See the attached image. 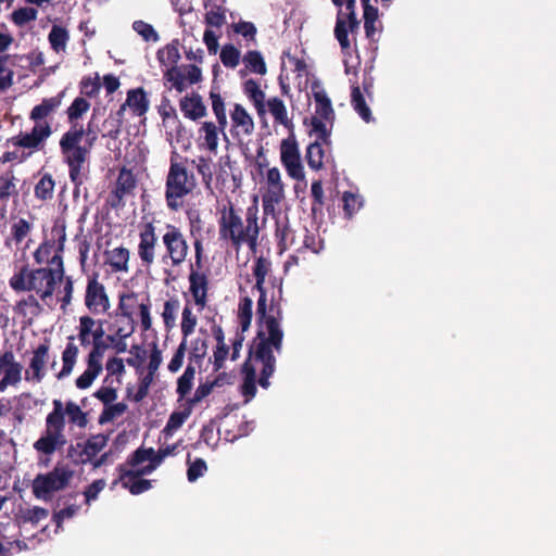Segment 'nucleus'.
I'll use <instances>...</instances> for the list:
<instances>
[{
  "label": "nucleus",
  "mask_w": 556,
  "mask_h": 556,
  "mask_svg": "<svg viewBox=\"0 0 556 556\" xmlns=\"http://www.w3.org/2000/svg\"><path fill=\"white\" fill-rule=\"evenodd\" d=\"M265 280L255 279L254 289L260 292L256 306V321L258 330L254 340V348L250 349L249 357L242 365L244 374L241 392L247 400L256 394V369L252 361L262 364L258 384L267 389L269 378L276 369V357L274 351L280 353L282 350L283 330L280 326L282 312L280 306L271 303L267 307V294L264 287Z\"/></svg>",
  "instance_id": "1"
},
{
  "label": "nucleus",
  "mask_w": 556,
  "mask_h": 556,
  "mask_svg": "<svg viewBox=\"0 0 556 556\" xmlns=\"http://www.w3.org/2000/svg\"><path fill=\"white\" fill-rule=\"evenodd\" d=\"M65 90L58 94L45 98L29 112V119L34 123L28 131H20L16 136L7 139V146L15 148L0 156V163H24L35 153L45 151L48 139L53 134L51 122L47 118L55 113L62 104Z\"/></svg>",
  "instance_id": "2"
},
{
  "label": "nucleus",
  "mask_w": 556,
  "mask_h": 556,
  "mask_svg": "<svg viewBox=\"0 0 556 556\" xmlns=\"http://www.w3.org/2000/svg\"><path fill=\"white\" fill-rule=\"evenodd\" d=\"M218 235L219 239L239 251L247 245L255 251L258 244L260 225L258 207L256 204L247 207L244 214L231 201L218 208Z\"/></svg>",
  "instance_id": "3"
},
{
  "label": "nucleus",
  "mask_w": 556,
  "mask_h": 556,
  "mask_svg": "<svg viewBox=\"0 0 556 556\" xmlns=\"http://www.w3.org/2000/svg\"><path fill=\"white\" fill-rule=\"evenodd\" d=\"M52 410L46 417L45 430L41 437L34 443V448L41 454L52 455L58 450L67 444L64 433L66 420L72 426L85 429L89 422L88 414L81 407L70 400L65 404L54 399L52 401Z\"/></svg>",
  "instance_id": "4"
},
{
  "label": "nucleus",
  "mask_w": 556,
  "mask_h": 556,
  "mask_svg": "<svg viewBox=\"0 0 556 556\" xmlns=\"http://www.w3.org/2000/svg\"><path fill=\"white\" fill-rule=\"evenodd\" d=\"M64 263H59V267H39L29 268L24 265L10 279L9 285L15 292H35L42 301L51 299L55 287L64 278Z\"/></svg>",
  "instance_id": "5"
},
{
  "label": "nucleus",
  "mask_w": 556,
  "mask_h": 556,
  "mask_svg": "<svg viewBox=\"0 0 556 556\" xmlns=\"http://www.w3.org/2000/svg\"><path fill=\"white\" fill-rule=\"evenodd\" d=\"M189 160L177 152L169 159V168L165 178V202L168 210L178 212L182 208L185 199L193 193L198 186L193 172L188 169Z\"/></svg>",
  "instance_id": "6"
},
{
  "label": "nucleus",
  "mask_w": 556,
  "mask_h": 556,
  "mask_svg": "<svg viewBox=\"0 0 556 556\" xmlns=\"http://www.w3.org/2000/svg\"><path fill=\"white\" fill-rule=\"evenodd\" d=\"M83 131L84 137L79 138L76 147H66V149L60 148L63 161L68 167L70 179L75 186L83 184L81 170L85 163L88 162L90 151L98 138L91 122L87 124V128L83 127Z\"/></svg>",
  "instance_id": "7"
},
{
  "label": "nucleus",
  "mask_w": 556,
  "mask_h": 556,
  "mask_svg": "<svg viewBox=\"0 0 556 556\" xmlns=\"http://www.w3.org/2000/svg\"><path fill=\"white\" fill-rule=\"evenodd\" d=\"M74 471L67 466L56 464L55 467L47 473H38L31 483V490L35 497L49 501L54 492L64 490L71 482Z\"/></svg>",
  "instance_id": "8"
},
{
  "label": "nucleus",
  "mask_w": 556,
  "mask_h": 556,
  "mask_svg": "<svg viewBox=\"0 0 556 556\" xmlns=\"http://www.w3.org/2000/svg\"><path fill=\"white\" fill-rule=\"evenodd\" d=\"M66 241V227L64 222H55L51 228V238L46 239L34 252L37 264H48L49 267H59L63 263V252Z\"/></svg>",
  "instance_id": "9"
},
{
  "label": "nucleus",
  "mask_w": 556,
  "mask_h": 556,
  "mask_svg": "<svg viewBox=\"0 0 556 556\" xmlns=\"http://www.w3.org/2000/svg\"><path fill=\"white\" fill-rule=\"evenodd\" d=\"M90 105V102L84 97H76L73 100L65 112L70 128L60 138V148H74L79 138L84 137L83 124L79 123V119L89 111Z\"/></svg>",
  "instance_id": "10"
},
{
  "label": "nucleus",
  "mask_w": 556,
  "mask_h": 556,
  "mask_svg": "<svg viewBox=\"0 0 556 556\" xmlns=\"http://www.w3.org/2000/svg\"><path fill=\"white\" fill-rule=\"evenodd\" d=\"M84 304L91 315H102L111 308V301L104 283L97 271L87 276Z\"/></svg>",
  "instance_id": "11"
},
{
  "label": "nucleus",
  "mask_w": 556,
  "mask_h": 556,
  "mask_svg": "<svg viewBox=\"0 0 556 556\" xmlns=\"http://www.w3.org/2000/svg\"><path fill=\"white\" fill-rule=\"evenodd\" d=\"M165 249L164 258H169L173 266H180L189 254V244L182 230L174 224H165L162 235Z\"/></svg>",
  "instance_id": "12"
},
{
  "label": "nucleus",
  "mask_w": 556,
  "mask_h": 556,
  "mask_svg": "<svg viewBox=\"0 0 556 556\" xmlns=\"http://www.w3.org/2000/svg\"><path fill=\"white\" fill-rule=\"evenodd\" d=\"M138 238V257L141 262V265L149 268L155 262L156 248L159 243L156 226L154 225L153 220L139 224Z\"/></svg>",
  "instance_id": "13"
},
{
  "label": "nucleus",
  "mask_w": 556,
  "mask_h": 556,
  "mask_svg": "<svg viewBox=\"0 0 556 556\" xmlns=\"http://www.w3.org/2000/svg\"><path fill=\"white\" fill-rule=\"evenodd\" d=\"M163 77L165 81L170 83L169 89L181 93L187 89V83L194 85L202 80V71L194 64L176 65L167 68Z\"/></svg>",
  "instance_id": "14"
},
{
  "label": "nucleus",
  "mask_w": 556,
  "mask_h": 556,
  "mask_svg": "<svg viewBox=\"0 0 556 556\" xmlns=\"http://www.w3.org/2000/svg\"><path fill=\"white\" fill-rule=\"evenodd\" d=\"M280 160L287 174L295 180H304L305 174L301 162L298 142L294 138H287L280 144Z\"/></svg>",
  "instance_id": "15"
},
{
  "label": "nucleus",
  "mask_w": 556,
  "mask_h": 556,
  "mask_svg": "<svg viewBox=\"0 0 556 556\" xmlns=\"http://www.w3.org/2000/svg\"><path fill=\"white\" fill-rule=\"evenodd\" d=\"M49 353L50 340L46 338L33 350V355L30 357L28 368L25 370L24 379L26 381L39 383L43 380L46 376V365L50 358Z\"/></svg>",
  "instance_id": "16"
},
{
  "label": "nucleus",
  "mask_w": 556,
  "mask_h": 556,
  "mask_svg": "<svg viewBox=\"0 0 556 556\" xmlns=\"http://www.w3.org/2000/svg\"><path fill=\"white\" fill-rule=\"evenodd\" d=\"M137 186V179L131 169L123 167L117 176L114 189L109 197V204L113 208H119L125 205L124 199L132 195Z\"/></svg>",
  "instance_id": "17"
},
{
  "label": "nucleus",
  "mask_w": 556,
  "mask_h": 556,
  "mask_svg": "<svg viewBox=\"0 0 556 556\" xmlns=\"http://www.w3.org/2000/svg\"><path fill=\"white\" fill-rule=\"evenodd\" d=\"M268 192L263 195V210L265 214L275 212V205L285 198V185L281 180L280 170L277 167L269 168L266 175Z\"/></svg>",
  "instance_id": "18"
},
{
  "label": "nucleus",
  "mask_w": 556,
  "mask_h": 556,
  "mask_svg": "<svg viewBox=\"0 0 556 556\" xmlns=\"http://www.w3.org/2000/svg\"><path fill=\"white\" fill-rule=\"evenodd\" d=\"M361 22L357 16H345L342 10H339L334 26V37L338 40L341 50L345 54H350L351 41L349 33L352 35L359 29Z\"/></svg>",
  "instance_id": "19"
},
{
  "label": "nucleus",
  "mask_w": 556,
  "mask_h": 556,
  "mask_svg": "<svg viewBox=\"0 0 556 556\" xmlns=\"http://www.w3.org/2000/svg\"><path fill=\"white\" fill-rule=\"evenodd\" d=\"M189 291L193 298L194 303L204 307L207 302V291H208V277L205 273L194 264L190 266L189 273Z\"/></svg>",
  "instance_id": "20"
},
{
  "label": "nucleus",
  "mask_w": 556,
  "mask_h": 556,
  "mask_svg": "<svg viewBox=\"0 0 556 556\" xmlns=\"http://www.w3.org/2000/svg\"><path fill=\"white\" fill-rule=\"evenodd\" d=\"M189 232L193 240L195 266L198 269L203 268L204 245L203 231L205 223L198 212L188 213Z\"/></svg>",
  "instance_id": "21"
},
{
  "label": "nucleus",
  "mask_w": 556,
  "mask_h": 556,
  "mask_svg": "<svg viewBox=\"0 0 556 556\" xmlns=\"http://www.w3.org/2000/svg\"><path fill=\"white\" fill-rule=\"evenodd\" d=\"M105 264L110 266L112 273H128L130 251L128 248L119 245L104 252Z\"/></svg>",
  "instance_id": "22"
},
{
  "label": "nucleus",
  "mask_w": 556,
  "mask_h": 556,
  "mask_svg": "<svg viewBox=\"0 0 556 556\" xmlns=\"http://www.w3.org/2000/svg\"><path fill=\"white\" fill-rule=\"evenodd\" d=\"M179 106L184 116L191 121H197L206 115V106L199 93L193 92L191 96H185L180 99Z\"/></svg>",
  "instance_id": "23"
},
{
  "label": "nucleus",
  "mask_w": 556,
  "mask_h": 556,
  "mask_svg": "<svg viewBox=\"0 0 556 556\" xmlns=\"http://www.w3.org/2000/svg\"><path fill=\"white\" fill-rule=\"evenodd\" d=\"M125 105L129 108L132 115L141 117L146 115L150 108L148 94L142 87L129 89L127 91Z\"/></svg>",
  "instance_id": "24"
},
{
  "label": "nucleus",
  "mask_w": 556,
  "mask_h": 556,
  "mask_svg": "<svg viewBox=\"0 0 556 556\" xmlns=\"http://www.w3.org/2000/svg\"><path fill=\"white\" fill-rule=\"evenodd\" d=\"M109 435L99 433L89 437L84 443L83 451L79 454L77 463L87 464L92 462L93 458L106 446Z\"/></svg>",
  "instance_id": "25"
},
{
  "label": "nucleus",
  "mask_w": 556,
  "mask_h": 556,
  "mask_svg": "<svg viewBox=\"0 0 556 556\" xmlns=\"http://www.w3.org/2000/svg\"><path fill=\"white\" fill-rule=\"evenodd\" d=\"M13 311L17 316L27 319V324L30 325L33 319L42 313L43 308L36 295L28 294L15 303Z\"/></svg>",
  "instance_id": "26"
},
{
  "label": "nucleus",
  "mask_w": 556,
  "mask_h": 556,
  "mask_svg": "<svg viewBox=\"0 0 556 556\" xmlns=\"http://www.w3.org/2000/svg\"><path fill=\"white\" fill-rule=\"evenodd\" d=\"M78 353L79 350L78 346L74 343V337H68V342L62 352V368L58 374H55V378L58 380H63L72 374L77 361Z\"/></svg>",
  "instance_id": "27"
},
{
  "label": "nucleus",
  "mask_w": 556,
  "mask_h": 556,
  "mask_svg": "<svg viewBox=\"0 0 556 556\" xmlns=\"http://www.w3.org/2000/svg\"><path fill=\"white\" fill-rule=\"evenodd\" d=\"M243 92L248 99L254 104L260 116L266 113L265 92L261 89L260 84L253 79H247L243 83Z\"/></svg>",
  "instance_id": "28"
},
{
  "label": "nucleus",
  "mask_w": 556,
  "mask_h": 556,
  "mask_svg": "<svg viewBox=\"0 0 556 556\" xmlns=\"http://www.w3.org/2000/svg\"><path fill=\"white\" fill-rule=\"evenodd\" d=\"M143 302H139L138 294L134 291L119 295L117 315L124 319L134 318V314Z\"/></svg>",
  "instance_id": "29"
},
{
  "label": "nucleus",
  "mask_w": 556,
  "mask_h": 556,
  "mask_svg": "<svg viewBox=\"0 0 556 556\" xmlns=\"http://www.w3.org/2000/svg\"><path fill=\"white\" fill-rule=\"evenodd\" d=\"M315 100V113L320 119L332 122L334 119V111L331 104V100L327 96L325 90L314 92Z\"/></svg>",
  "instance_id": "30"
},
{
  "label": "nucleus",
  "mask_w": 556,
  "mask_h": 556,
  "mask_svg": "<svg viewBox=\"0 0 556 556\" xmlns=\"http://www.w3.org/2000/svg\"><path fill=\"white\" fill-rule=\"evenodd\" d=\"M351 105L365 123L374 121L371 110L361 91L359 86H353L351 91Z\"/></svg>",
  "instance_id": "31"
},
{
  "label": "nucleus",
  "mask_w": 556,
  "mask_h": 556,
  "mask_svg": "<svg viewBox=\"0 0 556 556\" xmlns=\"http://www.w3.org/2000/svg\"><path fill=\"white\" fill-rule=\"evenodd\" d=\"M55 181L51 174L45 173L35 185L34 193L36 199L46 202L53 198Z\"/></svg>",
  "instance_id": "32"
},
{
  "label": "nucleus",
  "mask_w": 556,
  "mask_h": 556,
  "mask_svg": "<svg viewBox=\"0 0 556 556\" xmlns=\"http://www.w3.org/2000/svg\"><path fill=\"white\" fill-rule=\"evenodd\" d=\"M48 40L54 52H64L70 40V34L65 27L53 25L48 35Z\"/></svg>",
  "instance_id": "33"
},
{
  "label": "nucleus",
  "mask_w": 556,
  "mask_h": 556,
  "mask_svg": "<svg viewBox=\"0 0 556 556\" xmlns=\"http://www.w3.org/2000/svg\"><path fill=\"white\" fill-rule=\"evenodd\" d=\"M245 68L258 75H265L267 73V66L262 53L257 50L248 51L242 59Z\"/></svg>",
  "instance_id": "34"
},
{
  "label": "nucleus",
  "mask_w": 556,
  "mask_h": 556,
  "mask_svg": "<svg viewBox=\"0 0 556 556\" xmlns=\"http://www.w3.org/2000/svg\"><path fill=\"white\" fill-rule=\"evenodd\" d=\"M192 409L193 408L186 403V407L182 410L173 412L163 429V433H165L166 437L172 435L189 418Z\"/></svg>",
  "instance_id": "35"
},
{
  "label": "nucleus",
  "mask_w": 556,
  "mask_h": 556,
  "mask_svg": "<svg viewBox=\"0 0 556 556\" xmlns=\"http://www.w3.org/2000/svg\"><path fill=\"white\" fill-rule=\"evenodd\" d=\"M102 364H97L87 359L86 370L76 379L75 384L78 389H88L94 379L102 372Z\"/></svg>",
  "instance_id": "36"
},
{
  "label": "nucleus",
  "mask_w": 556,
  "mask_h": 556,
  "mask_svg": "<svg viewBox=\"0 0 556 556\" xmlns=\"http://www.w3.org/2000/svg\"><path fill=\"white\" fill-rule=\"evenodd\" d=\"M231 119L236 127H241L244 134L250 135L254 129V123L250 114L241 104H236L231 112Z\"/></svg>",
  "instance_id": "37"
},
{
  "label": "nucleus",
  "mask_w": 556,
  "mask_h": 556,
  "mask_svg": "<svg viewBox=\"0 0 556 556\" xmlns=\"http://www.w3.org/2000/svg\"><path fill=\"white\" fill-rule=\"evenodd\" d=\"M206 9L205 24L210 27L220 28L226 22V10L216 3H204Z\"/></svg>",
  "instance_id": "38"
},
{
  "label": "nucleus",
  "mask_w": 556,
  "mask_h": 556,
  "mask_svg": "<svg viewBox=\"0 0 556 556\" xmlns=\"http://www.w3.org/2000/svg\"><path fill=\"white\" fill-rule=\"evenodd\" d=\"M178 46V41L174 40L157 51L156 56L161 65H177L180 60Z\"/></svg>",
  "instance_id": "39"
},
{
  "label": "nucleus",
  "mask_w": 556,
  "mask_h": 556,
  "mask_svg": "<svg viewBox=\"0 0 556 556\" xmlns=\"http://www.w3.org/2000/svg\"><path fill=\"white\" fill-rule=\"evenodd\" d=\"M324 149L320 141H315L308 144L306 149L305 159L308 166L314 170H319L324 165Z\"/></svg>",
  "instance_id": "40"
},
{
  "label": "nucleus",
  "mask_w": 556,
  "mask_h": 556,
  "mask_svg": "<svg viewBox=\"0 0 556 556\" xmlns=\"http://www.w3.org/2000/svg\"><path fill=\"white\" fill-rule=\"evenodd\" d=\"M94 324V318L91 315H83L79 317L78 334L77 338L83 348L92 346L91 327Z\"/></svg>",
  "instance_id": "41"
},
{
  "label": "nucleus",
  "mask_w": 556,
  "mask_h": 556,
  "mask_svg": "<svg viewBox=\"0 0 556 556\" xmlns=\"http://www.w3.org/2000/svg\"><path fill=\"white\" fill-rule=\"evenodd\" d=\"M252 308H253V301L251 298L244 296V298L240 299L239 307H238V318H239L242 333L245 332L251 326L252 316H253Z\"/></svg>",
  "instance_id": "42"
},
{
  "label": "nucleus",
  "mask_w": 556,
  "mask_h": 556,
  "mask_svg": "<svg viewBox=\"0 0 556 556\" xmlns=\"http://www.w3.org/2000/svg\"><path fill=\"white\" fill-rule=\"evenodd\" d=\"M16 178L12 173L0 176V202H7L11 197H17Z\"/></svg>",
  "instance_id": "43"
},
{
  "label": "nucleus",
  "mask_w": 556,
  "mask_h": 556,
  "mask_svg": "<svg viewBox=\"0 0 556 556\" xmlns=\"http://www.w3.org/2000/svg\"><path fill=\"white\" fill-rule=\"evenodd\" d=\"M31 224L25 218H20L11 226V238L5 240V245L10 244L13 240L15 244H20L31 231Z\"/></svg>",
  "instance_id": "44"
},
{
  "label": "nucleus",
  "mask_w": 556,
  "mask_h": 556,
  "mask_svg": "<svg viewBox=\"0 0 556 556\" xmlns=\"http://www.w3.org/2000/svg\"><path fill=\"white\" fill-rule=\"evenodd\" d=\"M157 467H159V465L156 463H154L153 459H151V463H149L147 466H144L142 468L128 469V468H126V465H118L116 470L119 473V480H124V479H137L142 476L150 475Z\"/></svg>",
  "instance_id": "45"
},
{
  "label": "nucleus",
  "mask_w": 556,
  "mask_h": 556,
  "mask_svg": "<svg viewBox=\"0 0 556 556\" xmlns=\"http://www.w3.org/2000/svg\"><path fill=\"white\" fill-rule=\"evenodd\" d=\"M195 369L192 365H188L184 374L177 380V394L182 400L191 391L194 380Z\"/></svg>",
  "instance_id": "46"
},
{
  "label": "nucleus",
  "mask_w": 556,
  "mask_h": 556,
  "mask_svg": "<svg viewBox=\"0 0 556 556\" xmlns=\"http://www.w3.org/2000/svg\"><path fill=\"white\" fill-rule=\"evenodd\" d=\"M118 482L122 483L124 489H127L132 495H139L152 488V481L147 479H116L113 482V485H116Z\"/></svg>",
  "instance_id": "47"
},
{
  "label": "nucleus",
  "mask_w": 556,
  "mask_h": 556,
  "mask_svg": "<svg viewBox=\"0 0 556 556\" xmlns=\"http://www.w3.org/2000/svg\"><path fill=\"white\" fill-rule=\"evenodd\" d=\"M210 99L212 100V109L216 116L219 129L223 131L227 126L224 100L218 92L214 91V89L210 91Z\"/></svg>",
  "instance_id": "48"
},
{
  "label": "nucleus",
  "mask_w": 556,
  "mask_h": 556,
  "mask_svg": "<svg viewBox=\"0 0 556 556\" xmlns=\"http://www.w3.org/2000/svg\"><path fill=\"white\" fill-rule=\"evenodd\" d=\"M311 194L313 198L311 211L312 215L316 217L317 214L323 213V207L325 204V194L321 180H314L312 182Z\"/></svg>",
  "instance_id": "49"
},
{
  "label": "nucleus",
  "mask_w": 556,
  "mask_h": 556,
  "mask_svg": "<svg viewBox=\"0 0 556 556\" xmlns=\"http://www.w3.org/2000/svg\"><path fill=\"white\" fill-rule=\"evenodd\" d=\"M178 309L179 300L177 298H170L169 300L165 301L162 312V318L164 321V326L167 330H170L173 327H175L176 315Z\"/></svg>",
  "instance_id": "50"
},
{
  "label": "nucleus",
  "mask_w": 556,
  "mask_h": 556,
  "mask_svg": "<svg viewBox=\"0 0 556 556\" xmlns=\"http://www.w3.org/2000/svg\"><path fill=\"white\" fill-rule=\"evenodd\" d=\"M126 108H128V106L125 105V102H124L119 106V109L115 112V115L112 118V121H110V119L105 121L104 125L110 124L111 128L105 134H103V137H108V138H111V139H117V137L121 134V128H122V125H123L124 119H125Z\"/></svg>",
  "instance_id": "51"
},
{
  "label": "nucleus",
  "mask_w": 556,
  "mask_h": 556,
  "mask_svg": "<svg viewBox=\"0 0 556 556\" xmlns=\"http://www.w3.org/2000/svg\"><path fill=\"white\" fill-rule=\"evenodd\" d=\"M240 56V50L231 43L223 46L219 54L220 61L224 64V66L229 68H235L239 65Z\"/></svg>",
  "instance_id": "52"
},
{
  "label": "nucleus",
  "mask_w": 556,
  "mask_h": 556,
  "mask_svg": "<svg viewBox=\"0 0 556 556\" xmlns=\"http://www.w3.org/2000/svg\"><path fill=\"white\" fill-rule=\"evenodd\" d=\"M217 126L213 122H204L200 131L204 132V144L211 152H216L218 147Z\"/></svg>",
  "instance_id": "53"
},
{
  "label": "nucleus",
  "mask_w": 556,
  "mask_h": 556,
  "mask_svg": "<svg viewBox=\"0 0 556 556\" xmlns=\"http://www.w3.org/2000/svg\"><path fill=\"white\" fill-rule=\"evenodd\" d=\"M267 105L275 121L279 124L287 125L288 113L283 101L275 97L267 101Z\"/></svg>",
  "instance_id": "54"
},
{
  "label": "nucleus",
  "mask_w": 556,
  "mask_h": 556,
  "mask_svg": "<svg viewBox=\"0 0 556 556\" xmlns=\"http://www.w3.org/2000/svg\"><path fill=\"white\" fill-rule=\"evenodd\" d=\"M80 93L87 98H96L101 89V83L99 75L96 74V77L92 78L90 76H85L80 80L79 84Z\"/></svg>",
  "instance_id": "55"
},
{
  "label": "nucleus",
  "mask_w": 556,
  "mask_h": 556,
  "mask_svg": "<svg viewBox=\"0 0 556 556\" xmlns=\"http://www.w3.org/2000/svg\"><path fill=\"white\" fill-rule=\"evenodd\" d=\"M127 410V405L123 402L109 404L104 406V409L99 416V424L104 425L106 422L112 421L116 417L122 416Z\"/></svg>",
  "instance_id": "56"
},
{
  "label": "nucleus",
  "mask_w": 556,
  "mask_h": 556,
  "mask_svg": "<svg viewBox=\"0 0 556 556\" xmlns=\"http://www.w3.org/2000/svg\"><path fill=\"white\" fill-rule=\"evenodd\" d=\"M191 163L195 166L198 173L202 177L203 184L210 188L213 180V172L211 167V159L199 156L197 160H192Z\"/></svg>",
  "instance_id": "57"
},
{
  "label": "nucleus",
  "mask_w": 556,
  "mask_h": 556,
  "mask_svg": "<svg viewBox=\"0 0 556 556\" xmlns=\"http://www.w3.org/2000/svg\"><path fill=\"white\" fill-rule=\"evenodd\" d=\"M304 237L303 244L299 249H304L313 253H318L324 248V241L317 232L309 231L306 227L303 228Z\"/></svg>",
  "instance_id": "58"
},
{
  "label": "nucleus",
  "mask_w": 556,
  "mask_h": 556,
  "mask_svg": "<svg viewBox=\"0 0 556 556\" xmlns=\"http://www.w3.org/2000/svg\"><path fill=\"white\" fill-rule=\"evenodd\" d=\"M38 11L35 8H20L13 11L11 15L12 22L17 26H24L37 18Z\"/></svg>",
  "instance_id": "59"
},
{
  "label": "nucleus",
  "mask_w": 556,
  "mask_h": 556,
  "mask_svg": "<svg viewBox=\"0 0 556 556\" xmlns=\"http://www.w3.org/2000/svg\"><path fill=\"white\" fill-rule=\"evenodd\" d=\"M197 326V317L193 315L192 309L189 305H186L182 309L181 316V333L182 340H187V338L194 331Z\"/></svg>",
  "instance_id": "60"
},
{
  "label": "nucleus",
  "mask_w": 556,
  "mask_h": 556,
  "mask_svg": "<svg viewBox=\"0 0 556 556\" xmlns=\"http://www.w3.org/2000/svg\"><path fill=\"white\" fill-rule=\"evenodd\" d=\"M232 29L236 34L241 35L248 41H256L257 29L252 22L240 21L238 23L232 24Z\"/></svg>",
  "instance_id": "61"
},
{
  "label": "nucleus",
  "mask_w": 556,
  "mask_h": 556,
  "mask_svg": "<svg viewBox=\"0 0 556 556\" xmlns=\"http://www.w3.org/2000/svg\"><path fill=\"white\" fill-rule=\"evenodd\" d=\"M206 470L207 466L203 458H197L193 462L188 459L187 478L190 482L197 481Z\"/></svg>",
  "instance_id": "62"
},
{
  "label": "nucleus",
  "mask_w": 556,
  "mask_h": 556,
  "mask_svg": "<svg viewBox=\"0 0 556 556\" xmlns=\"http://www.w3.org/2000/svg\"><path fill=\"white\" fill-rule=\"evenodd\" d=\"M132 28L146 40V41H157L159 34L153 28L151 24H148L143 21H135L132 24Z\"/></svg>",
  "instance_id": "63"
},
{
  "label": "nucleus",
  "mask_w": 556,
  "mask_h": 556,
  "mask_svg": "<svg viewBox=\"0 0 556 556\" xmlns=\"http://www.w3.org/2000/svg\"><path fill=\"white\" fill-rule=\"evenodd\" d=\"M276 237L282 249H287L288 245L292 247L295 244L293 231L289 225L280 227L279 223H277Z\"/></svg>",
  "instance_id": "64"
}]
</instances>
